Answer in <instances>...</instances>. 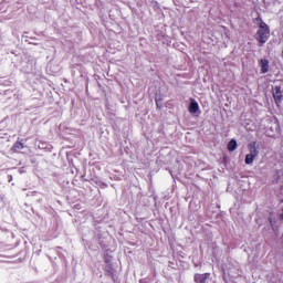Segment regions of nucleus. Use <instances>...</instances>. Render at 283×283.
<instances>
[{
    "label": "nucleus",
    "mask_w": 283,
    "mask_h": 283,
    "mask_svg": "<svg viewBox=\"0 0 283 283\" xmlns=\"http://www.w3.org/2000/svg\"><path fill=\"white\" fill-rule=\"evenodd\" d=\"M255 156L254 155H250V154H248L247 156H245V165H253V160H255Z\"/></svg>",
    "instance_id": "nucleus-8"
},
{
    "label": "nucleus",
    "mask_w": 283,
    "mask_h": 283,
    "mask_svg": "<svg viewBox=\"0 0 283 283\" xmlns=\"http://www.w3.org/2000/svg\"><path fill=\"white\" fill-rule=\"evenodd\" d=\"M273 98L276 103H280L282 101V91L280 90V86H275L273 90Z\"/></svg>",
    "instance_id": "nucleus-5"
},
{
    "label": "nucleus",
    "mask_w": 283,
    "mask_h": 283,
    "mask_svg": "<svg viewBox=\"0 0 283 283\" xmlns=\"http://www.w3.org/2000/svg\"><path fill=\"white\" fill-rule=\"evenodd\" d=\"M255 145H256L255 142L250 143V144L248 145V149H249L250 156H255V157L259 156L260 150H258V147H256Z\"/></svg>",
    "instance_id": "nucleus-2"
},
{
    "label": "nucleus",
    "mask_w": 283,
    "mask_h": 283,
    "mask_svg": "<svg viewBox=\"0 0 283 283\" xmlns=\"http://www.w3.org/2000/svg\"><path fill=\"white\" fill-rule=\"evenodd\" d=\"M256 23L259 25V30L256 31L255 39L259 41L260 46L264 45L266 41H269L271 36V30L269 29V24L262 21L261 18H256Z\"/></svg>",
    "instance_id": "nucleus-1"
},
{
    "label": "nucleus",
    "mask_w": 283,
    "mask_h": 283,
    "mask_svg": "<svg viewBox=\"0 0 283 283\" xmlns=\"http://www.w3.org/2000/svg\"><path fill=\"white\" fill-rule=\"evenodd\" d=\"M235 149H238V142H235V139H231L228 144V150L235 151Z\"/></svg>",
    "instance_id": "nucleus-7"
},
{
    "label": "nucleus",
    "mask_w": 283,
    "mask_h": 283,
    "mask_svg": "<svg viewBox=\"0 0 283 283\" xmlns=\"http://www.w3.org/2000/svg\"><path fill=\"white\" fill-rule=\"evenodd\" d=\"M9 182H12V176H9Z\"/></svg>",
    "instance_id": "nucleus-10"
},
{
    "label": "nucleus",
    "mask_w": 283,
    "mask_h": 283,
    "mask_svg": "<svg viewBox=\"0 0 283 283\" xmlns=\"http://www.w3.org/2000/svg\"><path fill=\"white\" fill-rule=\"evenodd\" d=\"M210 275H211V274H209V273L196 274V275H195V282H196V283H206L207 280H209V276H210Z\"/></svg>",
    "instance_id": "nucleus-3"
},
{
    "label": "nucleus",
    "mask_w": 283,
    "mask_h": 283,
    "mask_svg": "<svg viewBox=\"0 0 283 283\" xmlns=\"http://www.w3.org/2000/svg\"><path fill=\"white\" fill-rule=\"evenodd\" d=\"M198 109H200V106L198 105V102L191 101V103L189 105L190 114H198Z\"/></svg>",
    "instance_id": "nucleus-6"
},
{
    "label": "nucleus",
    "mask_w": 283,
    "mask_h": 283,
    "mask_svg": "<svg viewBox=\"0 0 283 283\" xmlns=\"http://www.w3.org/2000/svg\"><path fill=\"white\" fill-rule=\"evenodd\" d=\"M21 149H23V144L21 142H17L13 145V151H21Z\"/></svg>",
    "instance_id": "nucleus-9"
},
{
    "label": "nucleus",
    "mask_w": 283,
    "mask_h": 283,
    "mask_svg": "<svg viewBox=\"0 0 283 283\" xmlns=\"http://www.w3.org/2000/svg\"><path fill=\"white\" fill-rule=\"evenodd\" d=\"M261 74H266L269 72V60L262 59L260 60Z\"/></svg>",
    "instance_id": "nucleus-4"
},
{
    "label": "nucleus",
    "mask_w": 283,
    "mask_h": 283,
    "mask_svg": "<svg viewBox=\"0 0 283 283\" xmlns=\"http://www.w3.org/2000/svg\"><path fill=\"white\" fill-rule=\"evenodd\" d=\"M20 174H23V170L20 169Z\"/></svg>",
    "instance_id": "nucleus-11"
}]
</instances>
